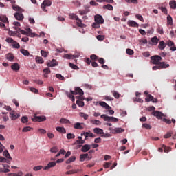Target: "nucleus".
Segmentation results:
<instances>
[{
	"mask_svg": "<svg viewBox=\"0 0 176 176\" xmlns=\"http://www.w3.org/2000/svg\"><path fill=\"white\" fill-rule=\"evenodd\" d=\"M151 60L152 64H153L154 65H160V63H163V62H160L162 61V56L159 55L151 56Z\"/></svg>",
	"mask_w": 176,
	"mask_h": 176,
	"instance_id": "nucleus-1",
	"label": "nucleus"
},
{
	"mask_svg": "<svg viewBox=\"0 0 176 176\" xmlns=\"http://www.w3.org/2000/svg\"><path fill=\"white\" fill-rule=\"evenodd\" d=\"M170 67L169 64H167L166 62H162L160 65H157V66H153L152 69L153 71H157V69H164L166 68H168Z\"/></svg>",
	"mask_w": 176,
	"mask_h": 176,
	"instance_id": "nucleus-2",
	"label": "nucleus"
},
{
	"mask_svg": "<svg viewBox=\"0 0 176 176\" xmlns=\"http://www.w3.org/2000/svg\"><path fill=\"white\" fill-rule=\"evenodd\" d=\"M6 42H7L8 43H11L14 49H20V44L17 43V41H14V39L10 37H8L6 39Z\"/></svg>",
	"mask_w": 176,
	"mask_h": 176,
	"instance_id": "nucleus-3",
	"label": "nucleus"
},
{
	"mask_svg": "<svg viewBox=\"0 0 176 176\" xmlns=\"http://www.w3.org/2000/svg\"><path fill=\"white\" fill-rule=\"evenodd\" d=\"M32 122H45V120H46V116H38L36 114H34V117L32 118Z\"/></svg>",
	"mask_w": 176,
	"mask_h": 176,
	"instance_id": "nucleus-4",
	"label": "nucleus"
},
{
	"mask_svg": "<svg viewBox=\"0 0 176 176\" xmlns=\"http://www.w3.org/2000/svg\"><path fill=\"white\" fill-rule=\"evenodd\" d=\"M11 3L12 5V9L16 12H20L21 13H23L24 12V10H23V8H21V7L15 5L14 3H16V1L14 0H10Z\"/></svg>",
	"mask_w": 176,
	"mask_h": 176,
	"instance_id": "nucleus-5",
	"label": "nucleus"
},
{
	"mask_svg": "<svg viewBox=\"0 0 176 176\" xmlns=\"http://www.w3.org/2000/svg\"><path fill=\"white\" fill-rule=\"evenodd\" d=\"M145 101H146V102H151V101H152V102H154L155 104H157V102H159L157 98H153V96H152L151 94H148L146 96V97L145 98Z\"/></svg>",
	"mask_w": 176,
	"mask_h": 176,
	"instance_id": "nucleus-6",
	"label": "nucleus"
},
{
	"mask_svg": "<svg viewBox=\"0 0 176 176\" xmlns=\"http://www.w3.org/2000/svg\"><path fill=\"white\" fill-rule=\"evenodd\" d=\"M46 6H52V1L50 0H45L41 3V9H43V12H47L46 10Z\"/></svg>",
	"mask_w": 176,
	"mask_h": 176,
	"instance_id": "nucleus-7",
	"label": "nucleus"
},
{
	"mask_svg": "<svg viewBox=\"0 0 176 176\" xmlns=\"http://www.w3.org/2000/svg\"><path fill=\"white\" fill-rule=\"evenodd\" d=\"M70 93H72V94H74V96H76V94H79V96H81L85 94L83 90H82V89H80V87H76L75 91H70Z\"/></svg>",
	"mask_w": 176,
	"mask_h": 176,
	"instance_id": "nucleus-8",
	"label": "nucleus"
},
{
	"mask_svg": "<svg viewBox=\"0 0 176 176\" xmlns=\"http://www.w3.org/2000/svg\"><path fill=\"white\" fill-rule=\"evenodd\" d=\"M109 130H110V131H111V133L113 134H120V133H123L124 131V129H122V128H111L110 127L109 129Z\"/></svg>",
	"mask_w": 176,
	"mask_h": 176,
	"instance_id": "nucleus-9",
	"label": "nucleus"
},
{
	"mask_svg": "<svg viewBox=\"0 0 176 176\" xmlns=\"http://www.w3.org/2000/svg\"><path fill=\"white\" fill-rule=\"evenodd\" d=\"M10 118L12 120H16L20 118V113H18L17 112L12 111L10 113Z\"/></svg>",
	"mask_w": 176,
	"mask_h": 176,
	"instance_id": "nucleus-10",
	"label": "nucleus"
},
{
	"mask_svg": "<svg viewBox=\"0 0 176 176\" xmlns=\"http://www.w3.org/2000/svg\"><path fill=\"white\" fill-rule=\"evenodd\" d=\"M94 19H95V23L104 24V18H102V16L100 14H96L95 15Z\"/></svg>",
	"mask_w": 176,
	"mask_h": 176,
	"instance_id": "nucleus-11",
	"label": "nucleus"
},
{
	"mask_svg": "<svg viewBox=\"0 0 176 176\" xmlns=\"http://www.w3.org/2000/svg\"><path fill=\"white\" fill-rule=\"evenodd\" d=\"M80 56V54H76L74 55L66 54L64 55L65 58H67V60H74V58H78Z\"/></svg>",
	"mask_w": 176,
	"mask_h": 176,
	"instance_id": "nucleus-12",
	"label": "nucleus"
},
{
	"mask_svg": "<svg viewBox=\"0 0 176 176\" xmlns=\"http://www.w3.org/2000/svg\"><path fill=\"white\" fill-rule=\"evenodd\" d=\"M22 35H27L28 36H33L34 34H32V30L31 28L28 29V32H25V30H23L21 29L20 32Z\"/></svg>",
	"mask_w": 176,
	"mask_h": 176,
	"instance_id": "nucleus-13",
	"label": "nucleus"
},
{
	"mask_svg": "<svg viewBox=\"0 0 176 176\" xmlns=\"http://www.w3.org/2000/svg\"><path fill=\"white\" fill-rule=\"evenodd\" d=\"M91 160V156H89V153L81 154L80 155V162H85V160Z\"/></svg>",
	"mask_w": 176,
	"mask_h": 176,
	"instance_id": "nucleus-14",
	"label": "nucleus"
},
{
	"mask_svg": "<svg viewBox=\"0 0 176 176\" xmlns=\"http://www.w3.org/2000/svg\"><path fill=\"white\" fill-rule=\"evenodd\" d=\"M166 43L168 45V46H169L170 47V50L172 52H175L176 47H175V44H174V42H173L171 40H169L167 41Z\"/></svg>",
	"mask_w": 176,
	"mask_h": 176,
	"instance_id": "nucleus-15",
	"label": "nucleus"
},
{
	"mask_svg": "<svg viewBox=\"0 0 176 176\" xmlns=\"http://www.w3.org/2000/svg\"><path fill=\"white\" fill-rule=\"evenodd\" d=\"M152 115H153V116H155L157 119H162V118H163V114L159 111H155L153 112Z\"/></svg>",
	"mask_w": 176,
	"mask_h": 176,
	"instance_id": "nucleus-16",
	"label": "nucleus"
},
{
	"mask_svg": "<svg viewBox=\"0 0 176 176\" xmlns=\"http://www.w3.org/2000/svg\"><path fill=\"white\" fill-rule=\"evenodd\" d=\"M91 149V146L90 144H85L82 146L81 151L84 153L89 152Z\"/></svg>",
	"mask_w": 176,
	"mask_h": 176,
	"instance_id": "nucleus-17",
	"label": "nucleus"
},
{
	"mask_svg": "<svg viewBox=\"0 0 176 176\" xmlns=\"http://www.w3.org/2000/svg\"><path fill=\"white\" fill-rule=\"evenodd\" d=\"M47 67H56V65H57V60H56V59H52V60L48 62L47 63Z\"/></svg>",
	"mask_w": 176,
	"mask_h": 176,
	"instance_id": "nucleus-18",
	"label": "nucleus"
},
{
	"mask_svg": "<svg viewBox=\"0 0 176 176\" xmlns=\"http://www.w3.org/2000/svg\"><path fill=\"white\" fill-rule=\"evenodd\" d=\"M14 17L16 20H23V19H24V15H23V14H21V12H16L14 14Z\"/></svg>",
	"mask_w": 176,
	"mask_h": 176,
	"instance_id": "nucleus-19",
	"label": "nucleus"
},
{
	"mask_svg": "<svg viewBox=\"0 0 176 176\" xmlns=\"http://www.w3.org/2000/svg\"><path fill=\"white\" fill-rule=\"evenodd\" d=\"M56 164H57V162H49L47 166L44 168V170H49V168H51V167H54Z\"/></svg>",
	"mask_w": 176,
	"mask_h": 176,
	"instance_id": "nucleus-20",
	"label": "nucleus"
},
{
	"mask_svg": "<svg viewBox=\"0 0 176 176\" xmlns=\"http://www.w3.org/2000/svg\"><path fill=\"white\" fill-rule=\"evenodd\" d=\"M99 105H100V107H102L103 108H105V109H108V110L111 109V106H109L105 102H100Z\"/></svg>",
	"mask_w": 176,
	"mask_h": 176,
	"instance_id": "nucleus-21",
	"label": "nucleus"
},
{
	"mask_svg": "<svg viewBox=\"0 0 176 176\" xmlns=\"http://www.w3.org/2000/svg\"><path fill=\"white\" fill-rule=\"evenodd\" d=\"M6 58L8 61H13L14 60V55L12 53H8L6 55Z\"/></svg>",
	"mask_w": 176,
	"mask_h": 176,
	"instance_id": "nucleus-22",
	"label": "nucleus"
},
{
	"mask_svg": "<svg viewBox=\"0 0 176 176\" xmlns=\"http://www.w3.org/2000/svg\"><path fill=\"white\" fill-rule=\"evenodd\" d=\"M11 68L13 71H19L20 69V65H19L17 63H15L11 65Z\"/></svg>",
	"mask_w": 176,
	"mask_h": 176,
	"instance_id": "nucleus-23",
	"label": "nucleus"
},
{
	"mask_svg": "<svg viewBox=\"0 0 176 176\" xmlns=\"http://www.w3.org/2000/svg\"><path fill=\"white\" fill-rule=\"evenodd\" d=\"M94 133H95V134H99V135L104 134V130L100 128H94Z\"/></svg>",
	"mask_w": 176,
	"mask_h": 176,
	"instance_id": "nucleus-24",
	"label": "nucleus"
},
{
	"mask_svg": "<svg viewBox=\"0 0 176 176\" xmlns=\"http://www.w3.org/2000/svg\"><path fill=\"white\" fill-rule=\"evenodd\" d=\"M0 21H2V23H6V24L9 23V19H8V17H6V16L1 15L0 16Z\"/></svg>",
	"mask_w": 176,
	"mask_h": 176,
	"instance_id": "nucleus-25",
	"label": "nucleus"
},
{
	"mask_svg": "<svg viewBox=\"0 0 176 176\" xmlns=\"http://www.w3.org/2000/svg\"><path fill=\"white\" fill-rule=\"evenodd\" d=\"M100 118L104 120V122H111V117L107 116L106 114H102Z\"/></svg>",
	"mask_w": 176,
	"mask_h": 176,
	"instance_id": "nucleus-26",
	"label": "nucleus"
},
{
	"mask_svg": "<svg viewBox=\"0 0 176 176\" xmlns=\"http://www.w3.org/2000/svg\"><path fill=\"white\" fill-rule=\"evenodd\" d=\"M56 130H57L58 133H62V134H65V133H67V131L64 127L58 126L56 128Z\"/></svg>",
	"mask_w": 176,
	"mask_h": 176,
	"instance_id": "nucleus-27",
	"label": "nucleus"
},
{
	"mask_svg": "<svg viewBox=\"0 0 176 176\" xmlns=\"http://www.w3.org/2000/svg\"><path fill=\"white\" fill-rule=\"evenodd\" d=\"M36 63L38 64H43L45 63V60H43V58L41 56H36Z\"/></svg>",
	"mask_w": 176,
	"mask_h": 176,
	"instance_id": "nucleus-28",
	"label": "nucleus"
},
{
	"mask_svg": "<svg viewBox=\"0 0 176 176\" xmlns=\"http://www.w3.org/2000/svg\"><path fill=\"white\" fill-rule=\"evenodd\" d=\"M128 25H129V27H138V24L134 21H129Z\"/></svg>",
	"mask_w": 176,
	"mask_h": 176,
	"instance_id": "nucleus-29",
	"label": "nucleus"
},
{
	"mask_svg": "<svg viewBox=\"0 0 176 176\" xmlns=\"http://www.w3.org/2000/svg\"><path fill=\"white\" fill-rule=\"evenodd\" d=\"M151 42L153 45H156L159 43V38L157 36L151 38Z\"/></svg>",
	"mask_w": 176,
	"mask_h": 176,
	"instance_id": "nucleus-30",
	"label": "nucleus"
},
{
	"mask_svg": "<svg viewBox=\"0 0 176 176\" xmlns=\"http://www.w3.org/2000/svg\"><path fill=\"white\" fill-rule=\"evenodd\" d=\"M77 25H78V27H81L82 28H84L85 27H86L85 23H82V19H80L79 18H78V19H77Z\"/></svg>",
	"mask_w": 176,
	"mask_h": 176,
	"instance_id": "nucleus-31",
	"label": "nucleus"
},
{
	"mask_svg": "<svg viewBox=\"0 0 176 176\" xmlns=\"http://www.w3.org/2000/svg\"><path fill=\"white\" fill-rule=\"evenodd\" d=\"M3 156H5L6 159H9V160H12V157L10 156V154H9V151H8V150H6L3 151Z\"/></svg>",
	"mask_w": 176,
	"mask_h": 176,
	"instance_id": "nucleus-32",
	"label": "nucleus"
},
{
	"mask_svg": "<svg viewBox=\"0 0 176 176\" xmlns=\"http://www.w3.org/2000/svg\"><path fill=\"white\" fill-rule=\"evenodd\" d=\"M79 116H80V118H83V119L85 120H87L89 119V115L83 113V112H80L79 113Z\"/></svg>",
	"mask_w": 176,
	"mask_h": 176,
	"instance_id": "nucleus-33",
	"label": "nucleus"
},
{
	"mask_svg": "<svg viewBox=\"0 0 176 176\" xmlns=\"http://www.w3.org/2000/svg\"><path fill=\"white\" fill-rule=\"evenodd\" d=\"M169 6L171 9H176V1H170L169 2Z\"/></svg>",
	"mask_w": 176,
	"mask_h": 176,
	"instance_id": "nucleus-34",
	"label": "nucleus"
},
{
	"mask_svg": "<svg viewBox=\"0 0 176 176\" xmlns=\"http://www.w3.org/2000/svg\"><path fill=\"white\" fill-rule=\"evenodd\" d=\"M20 52H21V53H22L23 54V56H25L26 57L30 56V52H28V50H27L25 49H21V50H20Z\"/></svg>",
	"mask_w": 176,
	"mask_h": 176,
	"instance_id": "nucleus-35",
	"label": "nucleus"
},
{
	"mask_svg": "<svg viewBox=\"0 0 176 176\" xmlns=\"http://www.w3.org/2000/svg\"><path fill=\"white\" fill-rule=\"evenodd\" d=\"M167 25H173V17L170 15L167 16Z\"/></svg>",
	"mask_w": 176,
	"mask_h": 176,
	"instance_id": "nucleus-36",
	"label": "nucleus"
},
{
	"mask_svg": "<svg viewBox=\"0 0 176 176\" xmlns=\"http://www.w3.org/2000/svg\"><path fill=\"white\" fill-rule=\"evenodd\" d=\"M111 93H112L113 97H115V98H116L117 100H118V98H120V94H119L118 91H111Z\"/></svg>",
	"mask_w": 176,
	"mask_h": 176,
	"instance_id": "nucleus-37",
	"label": "nucleus"
},
{
	"mask_svg": "<svg viewBox=\"0 0 176 176\" xmlns=\"http://www.w3.org/2000/svg\"><path fill=\"white\" fill-rule=\"evenodd\" d=\"M74 129H78V130H83V127L82 126V125L79 122H76L74 124Z\"/></svg>",
	"mask_w": 176,
	"mask_h": 176,
	"instance_id": "nucleus-38",
	"label": "nucleus"
},
{
	"mask_svg": "<svg viewBox=\"0 0 176 176\" xmlns=\"http://www.w3.org/2000/svg\"><path fill=\"white\" fill-rule=\"evenodd\" d=\"M75 160H76V157L75 156H72L69 159H68L66 161V164H69V163H72L73 162H74Z\"/></svg>",
	"mask_w": 176,
	"mask_h": 176,
	"instance_id": "nucleus-39",
	"label": "nucleus"
},
{
	"mask_svg": "<svg viewBox=\"0 0 176 176\" xmlns=\"http://www.w3.org/2000/svg\"><path fill=\"white\" fill-rule=\"evenodd\" d=\"M91 124H95L96 126H100L101 125V122L98 120H91Z\"/></svg>",
	"mask_w": 176,
	"mask_h": 176,
	"instance_id": "nucleus-40",
	"label": "nucleus"
},
{
	"mask_svg": "<svg viewBox=\"0 0 176 176\" xmlns=\"http://www.w3.org/2000/svg\"><path fill=\"white\" fill-rule=\"evenodd\" d=\"M158 47L161 49V50H163V49L166 47V43H164V41H160Z\"/></svg>",
	"mask_w": 176,
	"mask_h": 176,
	"instance_id": "nucleus-41",
	"label": "nucleus"
},
{
	"mask_svg": "<svg viewBox=\"0 0 176 176\" xmlns=\"http://www.w3.org/2000/svg\"><path fill=\"white\" fill-rule=\"evenodd\" d=\"M60 123H61L62 124H68L69 123H70L69 120L65 118H61L60 120Z\"/></svg>",
	"mask_w": 176,
	"mask_h": 176,
	"instance_id": "nucleus-42",
	"label": "nucleus"
},
{
	"mask_svg": "<svg viewBox=\"0 0 176 176\" xmlns=\"http://www.w3.org/2000/svg\"><path fill=\"white\" fill-rule=\"evenodd\" d=\"M103 9H107V10H113V6L111 4H107L103 6Z\"/></svg>",
	"mask_w": 176,
	"mask_h": 176,
	"instance_id": "nucleus-43",
	"label": "nucleus"
},
{
	"mask_svg": "<svg viewBox=\"0 0 176 176\" xmlns=\"http://www.w3.org/2000/svg\"><path fill=\"white\" fill-rule=\"evenodd\" d=\"M78 140L76 141V144H85L86 142V141L82 139L81 136H78Z\"/></svg>",
	"mask_w": 176,
	"mask_h": 176,
	"instance_id": "nucleus-44",
	"label": "nucleus"
},
{
	"mask_svg": "<svg viewBox=\"0 0 176 176\" xmlns=\"http://www.w3.org/2000/svg\"><path fill=\"white\" fill-rule=\"evenodd\" d=\"M162 148H164V152H165L166 153H168V152H170L171 151L170 147H167L164 144H162Z\"/></svg>",
	"mask_w": 176,
	"mask_h": 176,
	"instance_id": "nucleus-45",
	"label": "nucleus"
},
{
	"mask_svg": "<svg viewBox=\"0 0 176 176\" xmlns=\"http://www.w3.org/2000/svg\"><path fill=\"white\" fill-rule=\"evenodd\" d=\"M78 171H79V170L74 169V170H69V171L66 172L65 174H67V175L76 174V173H78Z\"/></svg>",
	"mask_w": 176,
	"mask_h": 176,
	"instance_id": "nucleus-46",
	"label": "nucleus"
},
{
	"mask_svg": "<svg viewBox=\"0 0 176 176\" xmlns=\"http://www.w3.org/2000/svg\"><path fill=\"white\" fill-rule=\"evenodd\" d=\"M126 53L127 54H129V56H133V54H134V50H131L130 48H128L126 50Z\"/></svg>",
	"mask_w": 176,
	"mask_h": 176,
	"instance_id": "nucleus-47",
	"label": "nucleus"
},
{
	"mask_svg": "<svg viewBox=\"0 0 176 176\" xmlns=\"http://www.w3.org/2000/svg\"><path fill=\"white\" fill-rule=\"evenodd\" d=\"M70 19H72V20H79V16H78V15L75 14H72L69 15Z\"/></svg>",
	"mask_w": 176,
	"mask_h": 176,
	"instance_id": "nucleus-48",
	"label": "nucleus"
},
{
	"mask_svg": "<svg viewBox=\"0 0 176 176\" xmlns=\"http://www.w3.org/2000/svg\"><path fill=\"white\" fill-rule=\"evenodd\" d=\"M69 67L72 68L73 69H79V67L72 63H69Z\"/></svg>",
	"mask_w": 176,
	"mask_h": 176,
	"instance_id": "nucleus-49",
	"label": "nucleus"
},
{
	"mask_svg": "<svg viewBox=\"0 0 176 176\" xmlns=\"http://www.w3.org/2000/svg\"><path fill=\"white\" fill-rule=\"evenodd\" d=\"M142 127H144V129H146V130H151V129H152V126H151V124H146V123L143 124Z\"/></svg>",
	"mask_w": 176,
	"mask_h": 176,
	"instance_id": "nucleus-50",
	"label": "nucleus"
},
{
	"mask_svg": "<svg viewBox=\"0 0 176 176\" xmlns=\"http://www.w3.org/2000/svg\"><path fill=\"white\" fill-rule=\"evenodd\" d=\"M67 140H74V138H75V135L74 133H67Z\"/></svg>",
	"mask_w": 176,
	"mask_h": 176,
	"instance_id": "nucleus-51",
	"label": "nucleus"
},
{
	"mask_svg": "<svg viewBox=\"0 0 176 176\" xmlns=\"http://www.w3.org/2000/svg\"><path fill=\"white\" fill-rule=\"evenodd\" d=\"M32 130V128L30 126H25L23 129L22 131L23 133H27L28 131H31Z\"/></svg>",
	"mask_w": 176,
	"mask_h": 176,
	"instance_id": "nucleus-52",
	"label": "nucleus"
},
{
	"mask_svg": "<svg viewBox=\"0 0 176 176\" xmlns=\"http://www.w3.org/2000/svg\"><path fill=\"white\" fill-rule=\"evenodd\" d=\"M41 56H42L43 57H47V55L49 54V52H46V51H45V50H42L41 51Z\"/></svg>",
	"mask_w": 176,
	"mask_h": 176,
	"instance_id": "nucleus-53",
	"label": "nucleus"
},
{
	"mask_svg": "<svg viewBox=\"0 0 176 176\" xmlns=\"http://www.w3.org/2000/svg\"><path fill=\"white\" fill-rule=\"evenodd\" d=\"M56 77L58 78V79H60V80H65V78L60 74H56Z\"/></svg>",
	"mask_w": 176,
	"mask_h": 176,
	"instance_id": "nucleus-54",
	"label": "nucleus"
},
{
	"mask_svg": "<svg viewBox=\"0 0 176 176\" xmlns=\"http://www.w3.org/2000/svg\"><path fill=\"white\" fill-rule=\"evenodd\" d=\"M136 19H138V20H140V21H142V23H144V17H142V16L140 14H138L135 15Z\"/></svg>",
	"mask_w": 176,
	"mask_h": 176,
	"instance_id": "nucleus-55",
	"label": "nucleus"
},
{
	"mask_svg": "<svg viewBox=\"0 0 176 176\" xmlns=\"http://www.w3.org/2000/svg\"><path fill=\"white\" fill-rule=\"evenodd\" d=\"M22 123H27L28 122V117L23 116L21 119Z\"/></svg>",
	"mask_w": 176,
	"mask_h": 176,
	"instance_id": "nucleus-56",
	"label": "nucleus"
},
{
	"mask_svg": "<svg viewBox=\"0 0 176 176\" xmlns=\"http://www.w3.org/2000/svg\"><path fill=\"white\" fill-rule=\"evenodd\" d=\"M58 151V148H57V146L52 147L50 149V152H52V153H57Z\"/></svg>",
	"mask_w": 176,
	"mask_h": 176,
	"instance_id": "nucleus-57",
	"label": "nucleus"
},
{
	"mask_svg": "<svg viewBox=\"0 0 176 176\" xmlns=\"http://www.w3.org/2000/svg\"><path fill=\"white\" fill-rule=\"evenodd\" d=\"M157 32L160 34L161 35H163L164 34V31H163V28L162 27H160L159 26L157 28Z\"/></svg>",
	"mask_w": 176,
	"mask_h": 176,
	"instance_id": "nucleus-58",
	"label": "nucleus"
},
{
	"mask_svg": "<svg viewBox=\"0 0 176 176\" xmlns=\"http://www.w3.org/2000/svg\"><path fill=\"white\" fill-rule=\"evenodd\" d=\"M76 104L78 107H85V102L82 100H77Z\"/></svg>",
	"mask_w": 176,
	"mask_h": 176,
	"instance_id": "nucleus-59",
	"label": "nucleus"
},
{
	"mask_svg": "<svg viewBox=\"0 0 176 176\" xmlns=\"http://www.w3.org/2000/svg\"><path fill=\"white\" fill-rule=\"evenodd\" d=\"M90 58L93 61H96L98 59V56H97V55H96V54H92V55L90 56Z\"/></svg>",
	"mask_w": 176,
	"mask_h": 176,
	"instance_id": "nucleus-60",
	"label": "nucleus"
},
{
	"mask_svg": "<svg viewBox=\"0 0 176 176\" xmlns=\"http://www.w3.org/2000/svg\"><path fill=\"white\" fill-rule=\"evenodd\" d=\"M89 12H90L89 10H80L79 14L81 16H83L84 14H87V13H89Z\"/></svg>",
	"mask_w": 176,
	"mask_h": 176,
	"instance_id": "nucleus-61",
	"label": "nucleus"
},
{
	"mask_svg": "<svg viewBox=\"0 0 176 176\" xmlns=\"http://www.w3.org/2000/svg\"><path fill=\"white\" fill-rule=\"evenodd\" d=\"M96 38H97L98 41H104V39H105V36L98 35Z\"/></svg>",
	"mask_w": 176,
	"mask_h": 176,
	"instance_id": "nucleus-62",
	"label": "nucleus"
},
{
	"mask_svg": "<svg viewBox=\"0 0 176 176\" xmlns=\"http://www.w3.org/2000/svg\"><path fill=\"white\" fill-rule=\"evenodd\" d=\"M171 134H173V132H168L166 135H164V138H170Z\"/></svg>",
	"mask_w": 176,
	"mask_h": 176,
	"instance_id": "nucleus-63",
	"label": "nucleus"
},
{
	"mask_svg": "<svg viewBox=\"0 0 176 176\" xmlns=\"http://www.w3.org/2000/svg\"><path fill=\"white\" fill-rule=\"evenodd\" d=\"M100 24H101V23H98L96 22V23H93L92 27H93V28H100Z\"/></svg>",
	"mask_w": 176,
	"mask_h": 176,
	"instance_id": "nucleus-64",
	"label": "nucleus"
}]
</instances>
